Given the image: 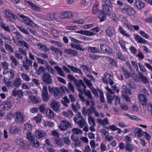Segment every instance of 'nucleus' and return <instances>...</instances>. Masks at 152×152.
<instances>
[{
	"label": "nucleus",
	"mask_w": 152,
	"mask_h": 152,
	"mask_svg": "<svg viewBox=\"0 0 152 152\" xmlns=\"http://www.w3.org/2000/svg\"><path fill=\"white\" fill-rule=\"evenodd\" d=\"M9 132L11 134H15L19 132V129L15 126H11L9 129Z\"/></svg>",
	"instance_id": "473e14b6"
},
{
	"label": "nucleus",
	"mask_w": 152,
	"mask_h": 152,
	"mask_svg": "<svg viewBox=\"0 0 152 152\" xmlns=\"http://www.w3.org/2000/svg\"><path fill=\"white\" fill-rule=\"evenodd\" d=\"M25 59V60L22 61V65L26 70H28L29 69V66H32V61L29 59L27 57H26Z\"/></svg>",
	"instance_id": "1a4fd4ad"
},
{
	"label": "nucleus",
	"mask_w": 152,
	"mask_h": 152,
	"mask_svg": "<svg viewBox=\"0 0 152 152\" xmlns=\"http://www.w3.org/2000/svg\"><path fill=\"white\" fill-rule=\"evenodd\" d=\"M71 139L75 143L74 146L73 145L72 146V147H74L75 148H76L77 147L80 146L81 142L77 136H75L74 134H72L71 137Z\"/></svg>",
	"instance_id": "0eeeda50"
},
{
	"label": "nucleus",
	"mask_w": 152,
	"mask_h": 152,
	"mask_svg": "<svg viewBox=\"0 0 152 152\" xmlns=\"http://www.w3.org/2000/svg\"><path fill=\"white\" fill-rule=\"evenodd\" d=\"M138 99L141 104L143 105H146L148 102V99L145 95L140 94L137 96Z\"/></svg>",
	"instance_id": "9b49d317"
},
{
	"label": "nucleus",
	"mask_w": 152,
	"mask_h": 152,
	"mask_svg": "<svg viewBox=\"0 0 152 152\" xmlns=\"http://www.w3.org/2000/svg\"><path fill=\"white\" fill-rule=\"evenodd\" d=\"M88 50L89 52L94 53H97L99 52V50L98 49L94 47H89L88 48Z\"/></svg>",
	"instance_id": "5fc2aeb1"
},
{
	"label": "nucleus",
	"mask_w": 152,
	"mask_h": 152,
	"mask_svg": "<svg viewBox=\"0 0 152 152\" xmlns=\"http://www.w3.org/2000/svg\"><path fill=\"white\" fill-rule=\"evenodd\" d=\"M107 60L110 64L114 66H116L117 65L115 61L113 59L110 58H108L107 59Z\"/></svg>",
	"instance_id": "680f3d73"
},
{
	"label": "nucleus",
	"mask_w": 152,
	"mask_h": 152,
	"mask_svg": "<svg viewBox=\"0 0 152 152\" xmlns=\"http://www.w3.org/2000/svg\"><path fill=\"white\" fill-rule=\"evenodd\" d=\"M1 65L4 69H8L9 64L6 61H3L1 63Z\"/></svg>",
	"instance_id": "0e129e2a"
},
{
	"label": "nucleus",
	"mask_w": 152,
	"mask_h": 152,
	"mask_svg": "<svg viewBox=\"0 0 152 152\" xmlns=\"http://www.w3.org/2000/svg\"><path fill=\"white\" fill-rule=\"evenodd\" d=\"M119 30L120 33L123 36H126L127 37H130V35L128 33H127L122 27H120L119 28Z\"/></svg>",
	"instance_id": "c9c22d12"
},
{
	"label": "nucleus",
	"mask_w": 152,
	"mask_h": 152,
	"mask_svg": "<svg viewBox=\"0 0 152 152\" xmlns=\"http://www.w3.org/2000/svg\"><path fill=\"white\" fill-rule=\"evenodd\" d=\"M23 95V91L20 90L14 89L12 91V95L20 98Z\"/></svg>",
	"instance_id": "f3484780"
},
{
	"label": "nucleus",
	"mask_w": 152,
	"mask_h": 152,
	"mask_svg": "<svg viewBox=\"0 0 152 152\" xmlns=\"http://www.w3.org/2000/svg\"><path fill=\"white\" fill-rule=\"evenodd\" d=\"M27 3L32 9L38 11H39L40 10V8L36 6L34 3L28 1H27Z\"/></svg>",
	"instance_id": "2f4dec72"
},
{
	"label": "nucleus",
	"mask_w": 152,
	"mask_h": 152,
	"mask_svg": "<svg viewBox=\"0 0 152 152\" xmlns=\"http://www.w3.org/2000/svg\"><path fill=\"white\" fill-rule=\"evenodd\" d=\"M83 80L84 81L88 88H91L92 87V85L91 82L88 79L84 78Z\"/></svg>",
	"instance_id": "6e6d98bb"
},
{
	"label": "nucleus",
	"mask_w": 152,
	"mask_h": 152,
	"mask_svg": "<svg viewBox=\"0 0 152 152\" xmlns=\"http://www.w3.org/2000/svg\"><path fill=\"white\" fill-rule=\"evenodd\" d=\"M105 4H106V6L107 8H105V15L109 16L111 14L109 7H111L112 5L109 0H106L105 1Z\"/></svg>",
	"instance_id": "2eb2a0df"
},
{
	"label": "nucleus",
	"mask_w": 152,
	"mask_h": 152,
	"mask_svg": "<svg viewBox=\"0 0 152 152\" xmlns=\"http://www.w3.org/2000/svg\"><path fill=\"white\" fill-rule=\"evenodd\" d=\"M74 121L81 128L86 124V121L82 118L81 113L80 112L77 113L76 116L74 118Z\"/></svg>",
	"instance_id": "f03ea898"
},
{
	"label": "nucleus",
	"mask_w": 152,
	"mask_h": 152,
	"mask_svg": "<svg viewBox=\"0 0 152 152\" xmlns=\"http://www.w3.org/2000/svg\"><path fill=\"white\" fill-rule=\"evenodd\" d=\"M42 124L44 126L49 127H52L54 125L53 122L48 121H43Z\"/></svg>",
	"instance_id": "4c0bfd02"
},
{
	"label": "nucleus",
	"mask_w": 152,
	"mask_h": 152,
	"mask_svg": "<svg viewBox=\"0 0 152 152\" xmlns=\"http://www.w3.org/2000/svg\"><path fill=\"white\" fill-rule=\"evenodd\" d=\"M126 150L128 151H132L134 149V147L133 145L129 143H127L125 146Z\"/></svg>",
	"instance_id": "37998d69"
},
{
	"label": "nucleus",
	"mask_w": 152,
	"mask_h": 152,
	"mask_svg": "<svg viewBox=\"0 0 152 152\" xmlns=\"http://www.w3.org/2000/svg\"><path fill=\"white\" fill-rule=\"evenodd\" d=\"M16 142L20 147L23 146L25 144L23 140L20 138L17 139L16 140Z\"/></svg>",
	"instance_id": "09e8293b"
},
{
	"label": "nucleus",
	"mask_w": 152,
	"mask_h": 152,
	"mask_svg": "<svg viewBox=\"0 0 152 152\" xmlns=\"http://www.w3.org/2000/svg\"><path fill=\"white\" fill-rule=\"evenodd\" d=\"M71 127L70 122L66 120L61 121L60 125L58 126V128L61 131H66L68 128Z\"/></svg>",
	"instance_id": "39448f33"
},
{
	"label": "nucleus",
	"mask_w": 152,
	"mask_h": 152,
	"mask_svg": "<svg viewBox=\"0 0 152 152\" xmlns=\"http://www.w3.org/2000/svg\"><path fill=\"white\" fill-rule=\"evenodd\" d=\"M123 23L125 26L130 30L133 29V26L131 23L126 18H124L122 20Z\"/></svg>",
	"instance_id": "b1692460"
},
{
	"label": "nucleus",
	"mask_w": 152,
	"mask_h": 152,
	"mask_svg": "<svg viewBox=\"0 0 152 152\" xmlns=\"http://www.w3.org/2000/svg\"><path fill=\"white\" fill-rule=\"evenodd\" d=\"M119 43L123 50L125 51H127V49L125 47V42L121 39L119 40Z\"/></svg>",
	"instance_id": "8fccbe9b"
},
{
	"label": "nucleus",
	"mask_w": 152,
	"mask_h": 152,
	"mask_svg": "<svg viewBox=\"0 0 152 152\" xmlns=\"http://www.w3.org/2000/svg\"><path fill=\"white\" fill-rule=\"evenodd\" d=\"M135 131L137 136L138 137H141L142 136L144 132H143L139 128H136L135 129Z\"/></svg>",
	"instance_id": "79ce46f5"
},
{
	"label": "nucleus",
	"mask_w": 152,
	"mask_h": 152,
	"mask_svg": "<svg viewBox=\"0 0 152 152\" xmlns=\"http://www.w3.org/2000/svg\"><path fill=\"white\" fill-rule=\"evenodd\" d=\"M63 135V139L64 143L66 145H69L71 144V141L68 137H64Z\"/></svg>",
	"instance_id": "bf43d9fd"
},
{
	"label": "nucleus",
	"mask_w": 152,
	"mask_h": 152,
	"mask_svg": "<svg viewBox=\"0 0 152 152\" xmlns=\"http://www.w3.org/2000/svg\"><path fill=\"white\" fill-rule=\"evenodd\" d=\"M21 77L22 79L26 81H28L30 80L29 76L26 74L22 73L21 75Z\"/></svg>",
	"instance_id": "13d9d810"
},
{
	"label": "nucleus",
	"mask_w": 152,
	"mask_h": 152,
	"mask_svg": "<svg viewBox=\"0 0 152 152\" xmlns=\"http://www.w3.org/2000/svg\"><path fill=\"white\" fill-rule=\"evenodd\" d=\"M89 124L91 126H95V123L94 118L91 116H89L88 118Z\"/></svg>",
	"instance_id": "603ef678"
},
{
	"label": "nucleus",
	"mask_w": 152,
	"mask_h": 152,
	"mask_svg": "<svg viewBox=\"0 0 152 152\" xmlns=\"http://www.w3.org/2000/svg\"><path fill=\"white\" fill-rule=\"evenodd\" d=\"M85 88L84 89V87L83 86V85L80 86L79 87V88L82 91H80L79 89H78V91L81 94H83L85 93V94L88 97L90 98V99H92V97L91 96V94L90 91L88 90L87 91H86V85L85 84Z\"/></svg>",
	"instance_id": "9d476101"
},
{
	"label": "nucleus",
	"mask_w": 152,
	"mask_h": 152,
	"mask_svg": "<svg viewBox=\"0 0 152 152\" xmlns=\"http://www.w3.org/2000/svg\"><path fill=\"white\" fill-rule=\"evenodd\" d=\"M107 102L110 104L112 103L113 97V98L112 96L108 94V93H107Z\"/></svg>",
	"instance_id": "052dcab7"
},
{
	"label": "nucleus",
	"mask_w": 152,
	"mask_h": 152,
	"mask_svg": "<svg viewBox=\"0 0 152 152\" xmlns=\"http://www.w3.org/2000/svg\"><path fill=\"white\" fill-rule=\"evenodd\" d=\"M72 16V14L71 12L66 11L61 12L60 15V17L61 19L70 18Z\"/></svg>",
	"instance_id": "dca6fc26"
},
{
	"label": "nucleus",
	"mask_w": 152,
	"mask_h": 152,
	"mask_svg": "<svg viewBox=\"0 0 152 152\" xmlns=\"http://www.w3.org/2000/svg\"><path fill=\"white\" fill-rule=\"evenodd\" d=\"M20 16L23 18L24 22L26 24L30 26L33 23V21L28 17L23 15H20Z\"/></svg>",
	"instance_id": "393cba45"
},
{
	"label": "nucleus",
	"mask_w": 152,
	"mask_h": 152,
	"mask_svg": "<svg viewBox=\"0 0 152 152\" xmlns=\"http://www.w3.org/2000/svg\"><path fill=\"white\" fill-rule=\"evenodd\" d=\"M126 12L130 16L133 15L136 13L135 11L134 10L130 7L127 9Z\"/></svg>",
	"instance_id": "c03bdc74"
},
{
	"label": "nucleus",
	"mask_w": 152,
	"mask_h": 152,
	"mask_svg": "<svg viewBox=\"0 0 152 152\" xmlns=\"http://www.w3.org/2000/svg\"><path fill=\"white\" fill-rule=\"evenodd\" d=\"M55 142L56 144L59 145H61L63 144V142L61 139L58 137L56 138Z\"/></svg>",
	"instance_id": "774afa93"
},
{
	"label": "nucleus",
	"mask_w": 152,
	"mask_h": 152,
	"mask_svg": "<svg viewBox=\"0 0 152 152\" xmlns=\"http://www.w3.org/2000/svg\"><path fill=\"white\" fill-rule=\"evenodd\" d=\"M72 134H74L75 135V134H82V132L81 130L80 129L77 128H73L72 130Z\"/></svg>",
	"instance_id": "49530a36"
},
{
	"label": "nucleus",
	"mask_w": 152,
	"mask_h": 152,
	"mask_svg": "<svg viewBox=\"0 0 152 152\" xmlns=\"http://www.w3.org/2000/svg\"><path fill=\"white\" fill-rule=\"evenodd\" d=\"M64 52L67 54L71 55L72 56H75L78 54L76 51L71 49H65Z\"/></svg>",
	"instance_id": "cd10ccee"
},
{
	"label": "nucleus",
	"mask_w": 152,
	"mask_h": 152,
	"mask_svg": "<svg viewBox=\"0 0 152 152\" xmlns=\"http://www.w3.org/2000/svg\"><path fill=\"white\" fill-rule=\"evenodd\" d=\"M113 79V77L110 74L107 73L105 74V83H108L110 85H112L114 83Z\"/></svg>",
	"instance_id": "4468645a"
},
{
	"label": "nucleus",
	"mask_w": 152,
	"mask_h": 152,
	"mask_svg": "<svg viewBox=\"0 0 152 152\" xmlns=\"http://www.w3.org/2000/svg\"><path fill=\"white\" fill-rule=\"evenodd\" d=\"M50 49L53 52L55 53L56 54H59L60 56H61L62 54V51L57 48H55L53 46H51L50 47Z\"/></svg>",
	"instance_id": "58836bf2"
},
{
	"label": "nucleus",
	"mask_w": 152,
	"mask_h": 152,
	"mask_svg": "<svg viewBox=\"0 0 152 152\" xmlns=\"http://www.w3.org/2000/svg\"><path fill=\"white\" fill-rule=\"evenodd\" d=\"M63 114L65 117L70 118L73 116V114L71 110H68L63 112Z\"/></svg>",
	"instance_id": "f704fd0d"
},
{
	"label": "nucleus",
	"mask_w": 152,
	"mask_h": 152,
	"mask_svg": "<svg viewBox=\"0 0 152 152\" xmlns=\"http://www.w3.org/2000/svg\"><path fill=\"white\" fill-rule=\"evenodd\" d=\"M97 5H95L93 8L92 12L94 14H96L98 12V17L100 20V22H102L104 20V10H99L98 7Z\"/></svg>",
	"instance_id": "7ed1b4c3"
},
{
	"label": "nucleus",
	"mask_w": 152,
	"mask_h": 152,
	"mask_svg": "<svg viewBox=\"0 0 152 152\" xmlns=\"http://www.w3.org/2000/svg\"><path fill=\"white\" fill-rule=\"evenodd\" d=\"M3 105L4 110H8L12 107V103L10 101H5L4 102Z\"/></svg>",
	"instance_id": "a211bd4d"
},
{
	"label": "nucleus",
	"mask_w": 152,
	"mask_h": 152,
	"mask_svg": "<svg viewBox=\"0 0 152 152\" xmlns=\"http://www.w3.org/2000/svg\"><path fill=\"white\" fill-rule=\"evenodd\" d=\"M0 26L5 31L8 32L10 31V29L9 27L6 26V25L4 23L2 22L0 23Z\"/></svg>",
	"instance_id": "4d7b16f0"
},
{
	"label": "nucleus",
	"mask_w": 152,
	"mask_h": 152,
	"mask_svg": "<svg viewBox=\"0 0 152 152\" xmlns=\"http://www.w3.org/2000/svg\"><path fill=\"white\" fill-rule=\"evenodd\" d=\"M113 99L115 100V105H116L120 103V98L116 96H113Z\"/></svg>",
	"instance_id": "69168bd1"
},
{
	"label": "nucleus",
	"mask_w": 152,
	"mask_h": 152,
	"mask_svg": "<svg viewBox=\"0 0 152 152\" xmlns=\"http://www.w3.org/2000/svg\"><path fill=\"white\" fill-rule=\"evenodd\" d=\"M46 115L48 118H52L54 116V114L53 112L50 109L47 110Z\"/></svg>",
	"instance_id": "a19ab883"
},
{
	"label": "nucleus",
	"mask_w": 152,
	"mask_h": 152,
	"mask_svg": "<svg viewBox=\"0 0 152 152\" xmlns=\"http://www.w3.org/2000/svg\"><path fill=\"white\" fill-rule=\"evenodd\" d=\"M124 115L127 116L130 119L132 120L136 121H140V119L139 118L134 115H132L126 113H124Z\"/></svg>",
	"instance_id": "ea45409f"
},
{
	"label": "nucleus",
	"mask_w": 152,
	"mask_h": 152,
	"mask_svg": "<svg viewBox=\"0 0 152 152\" xmlns=\"http://www.w3.org/2000/svg\"><path fill=\"white\" fill-rule=\"evenodd\" d=\"M26 135L27 139L31 142L34 139V135L31 132H28Z\"/></svg>",
	"instance_id": "3c124183"
},
{
	"label": "nucleus",
	"mask_w": 152,
	"mask_h": 152,
	"mask_svg": "<svg viewBox=\"0 0 152 152\" xmlns=\"http://www.w3.org/2000/svg\"><path fill=\"white\" fill-rule=\"evenodd\" d=\"M15 71L12 69H10L8 71V75L9 76V78L12 79H13L15 77Z\"/></svg>",
	"instance_id": "de8ad7c7"
},
{
	"label": "nucleus",
	"mask_w": 152,
	"mask_h": 152,
	"mask_svg": "<svg viewBox=\"0 0 152 152\" xmlns=\"http://www.w3.org/2000/svg\"><path fill=\"white\" fill-rule=\"evenodd\" d=\"M37 46L39 50L41 51L44 50L45 51H48L49 49L46 47V45L40 43L37 44Z\"/></svg>",
	"instance_id": "7c9ffc66"
},
{
	"label": "nucleus",
	"mask_w": 152,
	"mask_h": 152,
	"mask_svg": "<svg viewBox=\"0 0 152 152\" xmlns=\"http://www.w3.org/2000/svg\"><path fill=\"white\" fill-rule=\"evenodd\" d=\"M64 91L63 86L60 87L59 89L57 88L53 93L54 96L56 98H58L62 96V92H64Z\"/></svg>",
	"instance_id": "f8f14e48"
},
{
	"label": "nucleus",
	"mask_w": 152,
	"mask_h": 152,
	"mask_svg": "<svg viewBox=\"0 0 152 152\" xmlns=\"http://www.w3.org/2000/svg\"><path fill=\"white\" fill-rule=\"evenodd\" d=\"M122 70L123 73L124 75L127 78H129L130 77V75L129 72L127 69H125L124 67L122 68Z\"/></svg>",
	"instance_id": "a18cd8bd"
},
{
	"label": "nucleus",
	"mask_w": 152,
	"mask_h": 152,
	"mask_svg": "<svg viewBox=\"0 0 152 152\" xmlns=\"http://www.w3.org/2000/svg\"><path fill=\"white\" fill-rule=\"evenodd\" d=\"M106 33L109 37H112L113 36L114 32V30L112 27H110L106 31Z\"/></svg>",
	"instance_id": "e433bc0d"
},
{
	"label": "nucleus",
	"mask_w": 152,
	"mask_h": 152,
	"mask_svg": "<svg viewBox=\"0 0 152 152\" xmlns=\"http://www.w3.org/2000/svg\"><path fill=\"white\" fill-rule=\"evenodd\" d=\"M134 39L136 41L140 43L146 44L147 41L138 35H136L134 36Z\"/></svg>",
	"instance_id": "bb28decb"
},
{
	"label": "nucleus",
	"mask_w": 152,
	"mask_h": 152,
	"mask_svg": "<svg viewBox=\"0 0 152 152\" xmlns=\"http://www.w3.org/2000/svg\"><path fill=\"white\" fill-rule=\"evenodd\" d=\"M31 142L32 145L36 148H38L39 145V142L36 140L34 139Z\"/></svg>",
	"instance_id": "338daca9"
},
{
	"label": "nucleus",
	"mask_w": 152,
	"mask_h": 152,
	"mask_svg": "<svg viewBox=\"0 0 152 152\" xmlns=\"http://www.w3.org/2000/svg\"><path fill=\"white\" fill-rule=\"evenodd\" d=\"M67 78L71 81H74L75 85L77 87V89H79L80 91H82L79 88V87L80 86L83 85L84 87V89H85V84L82 80H80L77 81L74 77L70 74L68 75Z\"/></svg>",
	"instance_id": "20e7f679"
},
{
	"label": "nucleus",
	"mask_w": 152,
	"mask_h": 152,
	"mask_svg": "<svg viewBox=\"0 0 152 152\" xmlns=\"http://www.w3.org/2000/svg\"><path fill=\"white\" fill-rule=\"evenodd\" d=\"M8 79L4 77V83L8 87H12L14 86L18 88L20 86L21 83V79L19 77H16L13 80V83L10 80L8 81Z\"/></svg>",
	"instance_id": "f257e3e1"
},
{
	"label": "nucleus",
	"mask_w": 152,
	"mask_h": 152,
	"mask_svg": "<svg viewBox=\"0 0 152 152\" xmlns=\"http://www.w3.org/2000/svg\"><path fill=\"white\" fill-rule=\"evenodd\" d=\"M4 13L5 17L10 21H13L14 20L16 19L17 18V17L10 10H5Z\"/></svg>",
	"instance_id": "423d86ee"
},
{
	"label": "nucleus",
	"mask_w": 152,
	"mask_h": 152,
	"mask_svg": "<svg viewBox=\"0 0 152 152\" xmlns=\"http://www.w3.org/2000/svg\"><path fill=\"white\" fill-rule=\"evenodd\" d=\"M31 101L34 104H37L41 102V100L39 97L31 96L30 97Z\"/></svg>",
	"instance_id": "c85d7f7f"
},
{
	"label": "nucleus",
	"mask_w": 152,
	"mask_h": 152,
	"mask_svg": "<svg viewBox=\"0 0 152 152\" xmlns=\"http://www.w3.org/2000/svg\"><path fill=\"white\" fill-rule=\"evenodd\" d=\"M35 137L37 139H40L46 136V133L43 131L37 130L35 133Z\"/></svg>",
	"instance_id": "4be33fe9"
},
{
	"label": "nucleus",
	"mask_w": 152,
	"mask_h": 152,
	"mask_svg": "<svg viewBox=\"0 0 152 152\" xmlns=\"http://www.w3.org/2000/svg\"><path fill=\"white\" fill-rule=\"evenodd\" d=\"M42 79L43 81L46 84H50L52 82L51 76L48 73H45L42 75Z\"/></svg>",
	"instance_id": "ddd939ff"
},
{
	"label": "nucleus",
	"mask_w": 152,
	"mask_h": 152,
	"mask_svg": "<svg viewBox=\"0 0 152 152\" xmlns=\"http://www.w3.org/2000/svg\"><path fill=\"white\" fill-rule=\"evenodd\" d=\"M54 68L57 72L58 74L59 75L62 77H65V74L62 71L61 68L60 66H55Z\"/></svg>",
	"instance_id": "c756f323"
},
{
	"label": "nucleus",
	"mask_w": 152,
	"mask_h": 152,
	"mask_svg": "<svg viewBox=\"0 0 152 152\" xmlns=\"http://www.w3.org/2000/svg\"><path fill=\"white\" fill-rule=\"evenodd\" d=\"M134 4L136 8L138 9H142L145 7V3L141 0H136Z\"/></svg>",
	"instance_id": "412c9836"
},
{
	"label": "nucleus",
	"mask_w": 152,
	"mask_h": 152,
	"mask_svg": "<svg viewBox=\"0 0 152 152\" xmlns=\"http://www.w3.org/2000/svg\"><path fill=\"white\" fill-rule=\"evenodd\" d=\"M10 59L11 61V67L12 68H15L17 66L18 63L17 60L12 55L10 56Z\"/></svg>",
	"instance_id": "6ab92c4d"
},
{
	"label": "nucleus",
	"mask_w": 152,
	"mask_h": 152,
	"mask_svg": "<svg viewBox=\"0 0 152 152\" xmlns=\"http://www.w3.org/2000/svg\"><path fill=\"white\" fill-rule=\"evenodd\" d=\"M13 117V115L12 112H10L5 116V118L9 120H11Z\"/></svg>",
	"instance_id": "e2e57ef3"
},
{
	"label": "nucleus",
	"mask_w": 152,
	"mask_h": 152,
	"mask_svg": "<svg viewBox=\"0 0 152 152\" xmlns=\"http://www.w3.org/2000/svg\"><path fill=\"white\" fill-rule=\"evenodd\" d=\"M50 106L54 111H58L60 106L58 102L54 100H53L50 103Z\"/></svg>",
	"instance_id": "aec40b11"
},
{
	"label": "nucleus",
	"mask_w": 152,
	"mask_h": 152,
	"mask_svg": "<svg viewBox=\"0 0 152 152\" xmlns=\"http://www.w3.org/2000/svg\"><path fill=\"white\" fill-rule=\"evenodd\" d=\"M76 33L80 34L83 35H85L87 36H92L95 34L94 32H91L87 30H80L79 31H77L75 32Z\"/></svg>",
	"instance_id": "5701e85b"
},
{
	"label": "nucleus",
	"mask_w": 152,
	"mask_h": 152,
	"mask_svg": "<svg viewBox=\"0 0 152 152\" xmlns=\"http://www.w3.org/2000/svg\"><path fill=\"white\" fill-rule=\"evenodd\" d=\"M42 116L40 114H38L36 116L34 117V119L37 123H40L41 120Z\"/></svg>",
	"instance_id": "864d4df0"
},
{
	"label": "nucleus",
	"mask_w": 152,
	"mask_h": 152,
	"mask_svg": "<svg viewBox=\"0 0 152 152\" xmlns=\"http://www.w3.org/2000/svg\"><path fill=\"white\" fill-rule=\"evenodd\" d=\"M15 121L18 123H23L24 121L23 116L22 113L17 112L15 113Z\"/></svg>",
	"instance_id": "6e6552de"
},
{
	"label": "nucleus",
	"mask_w": 152,
	"mask_h": 152,
	"mask_svg": "<svg viewBox=\"0 0 152 152\" xmlns=\"http://www.w3.org/2000/svg\"><path fill=\"white\" fill-rule=\"evenodd\" d=\"M138 74L139 76V78L142 82L145 84H147L149 83L148 78L144 76L142 73L139 72Z\"/></svg>",
	"instance_id": "a878e982"
},
{
	"label": "nucleus",
	"mask_w": 152,
	"mask_h": 152,
	"mask_svg": "<svg viewBox=\"0 0 152 152\" xmlns=\"http://www.w3.org/2000/svg\"><path fill=\"white\" fill-rule=\"evenodd\" d=\"M67 66L71 70L74 72L75 73H82V72L80 69L74 67L72 66L67 65Z\"/></svg>",
	"instance_id": "72a5a7b5"
}]
</instances>
